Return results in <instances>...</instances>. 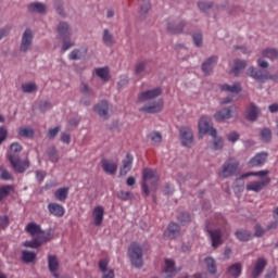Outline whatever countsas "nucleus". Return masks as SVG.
<instances>
[{
	"label": "nucleus",
	"mask_w": 278,
	"mask_h": 278,
	"mask_svg": "<svg viewBox=\"0 0 278 278\" xmlns=\"http://www.w3.org/2000/svg\"><path fill=\"white\" fill-rule=\"evenodd\" d=\"M97 77L102 79V81L110 80V70L108 67H99L94 70Z\"/></svg>",
	"instance_id": "58836bf2"
},
{
	"label": "nucleus",
	"mask_w": 278,
	"mask_h": 278,
	"mask_svg": "<svg viewBox=\"0 0 278 278\" xmlns=\"http://www.w3.org/2000/svg\"><path fill=\"white\" fill-rule=\"evenodd\" d=\"M222 92H230L231 94H239L242 92V85L240 83H233L232 85H220Z\"/></svg>",
	"instance_id": "a878e982"
},
{
	"label": "nucleus",
	"mask_w": 278,
	"mask_h": 278,
	"mask_svg": "<svg viewBox=\"0 0 278 278\" xmlns=\"http://www.w3.org/2000/svg\"><path fill=\"white\" fill-rule=\"evenodd\" d=\"M193 42L197 47L201 48L203 47V34L201 33H195L193 36Z\"/></svg>",
	"instance_id": "864d4df0"
},
{
	"label": "nucleus",
	"mask_w": 278,
	"mask_h": 278,
	"mask_svg": "<svg viewBox=\"0 0 278 278\" xmlns=\"http://www.w3.org/2000/svg\"><path fill=\"white\" fill-rule=\"evenodd\" d=\"M23 151V146L18 142H13L10 146V151L7 154L8 160H10V156L12 155L13 157H20L18 153Z\"/></svg>",
	"instance_id": "e433bc0d"
},
{
	"label": "nucleus",
	"mask_w": 278,
	"mask_h": 278,
	"mask_svg": "<svg viewBox=\"0 0 278 278\" xmlns=\"http://www.w3.org/2000/svg\"><path fill=\"white\" fill-rule=\"evenodd\" d=\"M48 268L53 277L60 278V274H58V270H60V261H58V256L48 255Z\"/></svg>",
	"instance_id": "5701e85b"
},
{
	"label": "nucleus",
	"mask_w": 278,
	"mask_h": 278,
	"mask_svg": "<svg viewBox=\"0 0 278 278\" xmlns=\"http://www.w3.org/2000/svg\"><path fill=\"white\" fill-rule=\"evenodd\" d=\"M45 177H47V172H42V170L36 172L37 181H45Z\"/></svg>",
	"instance_id": "69168bd1"
},
{
	"label": "nucleus",
	"mask_w": 278,
	"mask_h": 278,
	"mask_svg": "<svg viewBox=\"0 0 278 278\" xmlns=\"http://www.w3.org/2000/svg\"><path fill=\"white\" fill-rule=\"evenodd\" d=\"M18 136L22 138H34V128L30 126H24L18 129Z\"/></svg>",
	"instance_id": "a19ab883"
},
{
	"label": "nucleus",
	"mask_w": 278,
	"mask_h": 278,
	"mask_svg": "<svg viewBox=\"0 0 278 278\" xmlns=\"http://www.w3.org/2000/svg\"><path fill=\"white\" fill-rule=\"evenodd\" d=\"M101 166L106 175H116V170H118V165L114 161L108 159L101 160Z\"/></svg>",
	"instance_id": "4be33fe9"
},
{
	"label": "nucleus",
	"mask_w": 278,
	"mask_h": 278,
	"mask_svg": "<svg viewBox=\"0 0 278 278\" xmlns=\"http://www.w3.org/2000/svg\"><path fill=\"white\" fill-rule=\"evenodd\" d=\"M48 210L52 216H58L59 218L64 216V206L58 203H50Z\"/></svg>",
	"instance_id": "473e14b6"
},
{
	"label": "nucleus",
	"mask_w": 278,
	"mask_h": 278,
	"mask_svg": "<svg viewBox=\"0 0 278 278\" xmlns=\"http://www.w3.org/2000/svg\"><path fill=\"white\" fill-rule=\"evenodd\" d=\"M79 49H75L70 53V60H80L81 58L79 56Z\"/></svg>",
	"instance_id": "e2e57ef3"
},
{
	"label": "nucleus",
	"mask_w": 278,
	"mask_h": 278,
	"mask_svg": "<svg viewBox=\"0 0 278 278\" xmlns=\"http://www.w3.org/2000/svg\"><path fill=\"white\" fill-rule=\"evenodd\" d=\"M198 8L201 12H207V10H212V2H199Z\"/></svg>",
	"instance_id": "4d7b16f0"
},
{
	"label": "nucleus",
	"mask_w": 278,
	"mask_h": 278,
	"mask_svg": "<svg viewBox=\"0 0 278 278\" xmlns=\"http://www.w3.org/2000/svg\"><path fill=\"white\" fill-rule=\"evenodd\" d=\"M162 110H164V101L156 100L141 106L139 112H142L143 114H160Z\"/></svg>",
	"instance_id": "1a4fd4ad"
},
{
	"label": "nucleus",
	"mask_w": 278,
	"mask_h": 278,
	"mask_svg": "<svg viewBox=\"0 0 278 278\" xmlns=\"http://www.w3.org/2000/svg\"><path fill=\"white\" fill-rule=\"evenodd\" d=\"M13 170H15V173H25V170H27L30 166V162L28 161V159L25 160H21V156H10L9 160Z\"/></svg>",
	"instance_id": "6e6552de"
},
{
	"label": "nucleus",
	"mask_w": 278,
	"mask_h": 278,
	"mask_svg": "<svg viewBox=\"0 0 278 278\" xmlns=\"http://www.w3.org/2000/svg\"><path fill=\"white\" fill-rule=\"evenodd\" d=\"M164 273L166 275V278H170L177 275V268L175 267L174 260H170V258L165 260Z\"/></svg>",
	"instance_id": "c756f323"
},
{
	"label": "nucleus",
	"mask_w": 278,
	"mask_h": 278,
	"mask_svg": "<svg viewBox=\"0 0 278 278\" xmlns=\"http://www.w3.org/2000/svg\"><path fill=\"white\" fill-rule=\"evenodd\" d=\"M14 192V186L12 185H7L0 187V201H3V199H7V197L11 193Z\"/></svg>",
	"instance_id": "a18cd8bd"
},
{
	"label": "nucleus",
	"mask_w": 278,
	"mask_h": 278,
	"mask_svg": "<svg viewBox=\"0 0 278 278\" xmlns=\"http://www.w3.org/2000/svg\"><path fill=\"white\" fill-rule=\"evenodd\" d=\"M160 96H162V88L157 87L139 93L137 101L139 103H149V101H153V99H157Z\"/></svg>",
	"instance_id": "9d476101"
},
{
	"label": "nucleus",
	"mask_w": 278,
	"mask_h": 278,
	"mask_svg": "<svg viewBox=\"0 0 278 278\" xmlns=\"http://www.w3.org/2000/svg\"><path fill=\"white\" fill-rule=\"evenodd\" d=\"M228 275L232 278H238L242 275V264L235 263L227 270Z\"/></svg>",
	"instance_id": "f704fd0d"
},
{
	"label": "nucleus",
	"mask_w": 278,
	"mask_h": 278,
	"mask_svg": "<svg viewBox=\"0 0 278 278\" xmlns=\"http://www.w3.org/2000/svg\"><path fill=\"white\" fill-rule=\"evenodd\" d=\"M50 238H38L36 237L31 241L24 242V247H27L28 249H38V247H41V244H45V242H48Z\"/></svg>",
	"instance_id": "72a5a7b5"
},
{
	"label": "nucleus",
	"mask_w": 278,
	"mask_h": 278,
	"mask_svg": "<svg viewBox=\"0 0 278 278\" xmlns=\"http://www.w3.org/2000/svg\"><path fill=\"white\" fill-rule=\"evenodd\" d=\"M262 58L275 62L278 60V49L277 48H266L261 52Z\"/></svg>",
	"instance_id": "cd10ccee"
},
{
	"label": "nucleus",
	"mask_w": 278,
	"mask_h": 278,
	"mask_svg": "<svg viewBox=\"0 0 278 278\" xmlns=\"http://www.w3.org/2000/svg\"><path fill=\"white\" fill-rule=\"evenodd\" d=\"M257 64H258L260 68H268L270 66V64L267 61H265L264 59H258Z\"/></svg>",
	"instance_id": "338daca9"
},
{
	"label": "nucleus",
	"mask_w": 278,
	"mask_h": 278,
	"mask_svg": "<svg viewBox=\"0 0 278 278\" xmlns=\"http://www.w3.org/2000/svg\"><path fill=\"white\" fill-rule=\"evenodd\" d=\"M26 231L33 238H50L51 240L50 235H46L45 231H42V229L40 228V226L37 225L36 223H29L26 226Z\"/></svg>",
	"instance_id": "2eb2a0df"
},
{
	"label": "nucleus",
	"mask_w": 278,
	"mask_h": 278,
	"mask_svg": "<svg viewBox=\"0 0 278 278\" xmlns=\"http://www.w3.org/2000/svg\"><path fill=\"white\" fill-rule=\"evenodd\" d=\"M225 147V143L223 142V138L220 137H213V149L214 151H220Z\"/></svg>",
	"instance_id": "8fccbe9b"
},
{
	"label": "nucleus",
	"mask_w": 278,
	"mask_h": 278,
	"mask_svg": "<svg viewBox=\"0 0 278 278\" xmlns=\"http://www.w3.org/2000/svg\"><path fill=\"white\" fill-rule=\"evenodd\" d=\"M216 64H218V56L213 55L206 59L202 63V72L204 73V75H210L212 71H214V66H216Z\"/></svg>",
	"instance_id": "412c9836"
},
{
	"label": "nucleus",
	"mask_w": 278,
	"mask_h": 278,
	"mask_svg": "<svg viewBox=\"0 0 278 278\" xmlns=\"http://www.w3.org/2000/svg\"><path fill=\"white\" fill-rule=\"evenodd\" d=\"M104 216H105V208L101 205L96 206L92 212L93 225L96 227H101V225H103Z\"/></svg>",
	"instance_id": "a211bd4d"
},
{
	"label": "nucleus",
	"mask_w": 278,
	"mask_h": 278,
	"mask_svg": "<svg viewBox=\"0 0 278 278\" xmlns=\"http://www.w3.org/2000/svg\"><path fill=\"white\" fill-rule=\"evenodd\" d=\"M276 277H277V269H269L265 275V278H276Z\"/></svg>",
	"instance_id": "774afa93"
},
{
	"label": "nucleus",
	"mask_w": 278,
	"mask_h": 278,
	"mask_svg": "<svg viewBox=\"0 0 278 278\" xmlns=\"http://www.w3.org/2000/svg\"><path fill=\"white\" fill-rule=\"evenodd\" d=\"M269 173L270 172L268 169H263V170H258V172H248V173L241 175L239 179H247V177H261V180H252V181L248 182L245 186V190L248 192H256L257 193V192H262V190H264V188L269 186V184H270V177H268Z\"/></svg>",
	"instance_id": "f257e3e1"
},
{
	"label": "nucleus",
	"mask_w": 278,
	"mask_h": 278,
	"mask_svg": "<svg viewBox=\"0 0 278 278\" xmlns=\"http://www.w3.org/2000/svg\"><path fill=\"white\" fill-rule=\"evenodd\" d=\"M151 10V3L149 2H144L141 8H140V11H139V14L140 16H144L147 14H149V11Z\"/></svg>",
	"instance_id": "5fc2aeb1"
},
{
	"label": "nucleus",
	"mask_w": 278,
	"mask_h": 278,
	"mask_svg": "<svg viewBox=\"0 0 278 278\" xmlns=\"http://www.w3.org/2000/svg\"><path fill=\"white\" fill-rule=\"evenodd\" d=\"M0 179L3 181H10L12 179V174L3 166H0Z\"/></svg>",
	"instance_id": "3c124183"
},
{
	"label": "nucleus",
	"mask_w": 278,
	"mask_h": 278,
	"mask_svg": "<svg viewBox=\"0 0 278 278\" xmlns=\"http://www.w3.org/2000/svg\"><path fill=\"white\" fill-rule=\"evenodd\" d=\"M198 129L202 136L205 134H210L212 138H216L218 136V131L216 128L212 127V117L207 115H202L198 122Z\"/></svg>",
	"instance_id": "39448f33"
},
{
	"label": "nucleus",
	"mask_w": 278,
	"mask_h": 278,
	"mask_svg": "<svg viewBox=\"0 0 278 278\" xmlns=\"http://www.w3.org/2000/svg\"><path fill=\"white\" fill-rule=\"evenodd\" d=\"M206 231L211 238L213 249H218V247L223 244V235L220 233V229L212 230V228L206 225Z\"/></svg>",
	"instance_id": "4468645a"
},
{
	"label": "nucleus",
	"mask_w": 278,
	"mask_h": 278,
	"mask_svg": "<svg viewBox=\"0 0 278 278\" xmlns=\"http://www.w3.org/2000/svg\"><path fill=\"white\" fill-rule=\"evenodd\" d=\"M102 42L105 47H114L116 45V39L110 29L105 28L102 33Z\"/></svg>",
	"instance_id": "7c9ffc66"
},
{
	"label": "nucleus",
	"mask_w": 278,
	"mask_h": 278,
	"mask_svg": "<svg viewBox=\"0 0 278 278\" xmlns=\"http://www.w3.org/2000/svg\"><path fill=\"white\" fill-rule=\"evenodd\" d=\"M110 264V261L108 260H101L99 262V269L102 273V278H114V271L112 269H109L108 266Z\"/></svg>",
	"instance_id": "bb28decb"
},
{
	"label": "nucleus",
	"mask_w": 278,
	"mask_h": 278,
	"mask_svg": "<svg viewBox=\"0 0 278 278\" xmlns=\"http://www.w3.org/2000/svg\"><path fill=\"white\" fill-rule=\"evenodd\" d=\"M149 140L152 144H160L162 142V134L160 131H153L148 135Z\"/></svg>",
	"instance_id": "de8ad7c7"
},
{
	"label": "nucleus",
	"mask_w": 278,
	"mask_h": 278,
	"mask_svg": "<svg viewBox=\"0 0 278 278\" xmlns=\"http://www.w3.org/2000/svg\"><path fill=\"white\" fill-rule=\"evenodd\" d=\"M117 199L121 201H129V199H134V193L129 191H119L117 192Z\"/></svg>",
	"instance_id": "603ef678"
},
{
	"label": "nucleus",
	"mask_w": 278,
	"mask_h": 278,
	"mask_svg": "<svg viewBox=\"0 0 278 278\" xmlns=\"http://www.w3.org/2000/svg\"><path fill=\"white\" fill-rule=\"evenodd\" d=\"M131 166H134V156L129 153L126 154L125 159L122 161V166L119 168V175L125 177L127 173L131 170Z\"/></svg>",
	"instance_id": "6ab92c4d"
},
{
	"label": "nucleus",
	"mask_w": 278,
	"mask_h": 278,
	"mask_svg": "<svg viewBox=\"0 0 278 278\" xmlns=\"http://www.w3.org/2000/svg\"><path fill=\"white\" fill-rule=\"evenodd\" d=\"M80 92L81 94H85V97H94V90H92L86 83L80 84Z\"/></svg>",
	"instance_id": "49530a36"
},
{
	"label": "nucleus",
	"mask_w": 278,
	"mask_h": 278,
	"mask_svg": "<svg viewBox=\"0 0 278 278\" xmlns=\"http://www.w3.org/2000/svg\"><path fill=\"white\" fill-rule=\"evenodd\" d=\"M229 142H238L240 140V135L236 131H231L227 135Z\"/></svg>",
	"instance_id": "bf43d9fd"
},
{
	"label": "nucleus",
	"mask_w": 278,
	"mask_h": 278,
	"mask_svg": "<svg viewBox=\"0 0 278 278\" xmlns=\"http://www.w3.org/2000/svg\"><path fill=\"white\" fill-rule=\"evenodd\" d=\"M266 160H268V152H260L256 153L249 162V168H257L260 166H264L266 164Z\"/></svg>",
	"instance_id": "f8f14e48"
},
{
	"label": "nucleus",
	"mask_w": 278,
	"mask_h": 278,
	"mask_svg": "<svg viewBox=\"0 0 278 278\" xmlns=\"http://www.w3.org/2000/svg\"><path fill=\"white\" fill-rule=\"evenodd\" d=\"M68 190L70 189L66 187L60 188L54 192L55 199H58V201H66L68 198Z\"/></svg>",
	"instance_id": "79ce46f5"
},
{
	"label": "nucleus",
	"mask_w": 278,
	"mask_h": 278,
	"mask_svg": "<svg viewBox=\"0 0 278 278\" xmlns=\"http://www.w3.org/2000/svg\"><path fill=\"white\" fill-rule=\"evenodd\" d=\"M204 264L206 266L207 273H210V275H213V277H216V273H217L216 261L211 256H208L204 260Z\"/></svg>",
	"instance_id": "c9c22d12"
},
{
	"label": "nucleus",
	"mask_w": 278,
	"mask_h": 278,
	"mask_svg": "<svg viewBox=\"0 0 278 278\" xmlns=\"http://www.w3.org/2000/svg\"><path fill=\"white\" fill-rule=\"evenodd\" d=\"M146 68H147V63H144V62L138 63L135 67L136 75H142V73H144Z\"/></svg>",
	"instance_id": "6e6d98bb"
},
{
	"label": "nucleus",
	"mask_w": 278,
	"mask_h": 278,
	"mask_svg": "<svg viewBox=\"0 0 278 278\" xmlns=\"http://www.w3.org/2000/svg\"><path fill=\"white\" fill-rule=\"evenodd\" d=\"M264 233H266V229H263L262 226L256 225V226H255L254 236H255L256 238H262V236H264Z\"/></svg>",
	"instance_id": "680f3d73"
},
{
	"label": "nucleus",
	"mask_w": 278,
	"mask_h": 278,
	"mask_svg": "<svg viewBox=\"0 0 278 278\" xmlns=\"http://www.w3.org/2000/svg\"><path fill=\"white\" fill-rule=\"evenodd\" d=\"M108 110H110V106L106 101H102L94 106V112H97L101 118H108Z\"/></svg>",
	"instance_id": "2f4dec72"
},
{
	"label": "nucleus",
	"mask_w": 278,
	"mask_h": 278,
	"mask_svg": "<svg viewBox=\"0 0 278 278\" xmlns=\"http://www.w3.org/2000/svg\"><path fill=\"white\" fill-rule=\"evenodd\" d=\"M38 90V86L36 83H26L22 85V92L25 94H31V92H36Z\"/></svg>",
	"instance_id": "37998d69"
},
{
	"label": "nucleus",
	"mask_w": 278,
	"mask_h": 278,
	"mask_svg": "<svg viewBox=\"0 0 278 278\" xmlns=\"http://www.w3.org/2000/svg\"><path fill=\"white\" fill-rule=\"evenodd\" d=\"M167 231L169 238H177V236H181V228L175 223L168 225Z\"/></svg>",
	"instance_id": "ea45409f"
},
{
	"label": "nucleus",
	"mask_w": 278,
	"mask_h": 278,
	"mask_svg": "<svg viewBox=\"0 0 278 278\" xmlns=\"http://www.w3.org/2000/svg\"><path fill=\"white\" fill-rule=\"evenodd\" d=\"M260 116V108H257L254 103L249 104L245 111V117L248 121H257Z\"/></svg>",
	"instance_id": "c85d7f7f"
},
{
	"label": "nucleus",
	"mask_w": 278,
	"mask_h": 278,
	"mask_svg": "<svg viewBox=\"0 0 278 278\" xmlns=\"http://www.w3.org/2000/svg\"><path fill=\"white\" fill-rule=\"evenodd\" d=\"M40 112H47V110H51V102L45 101L39 106Z\"/></svg>",
	"instance_id": "0e129e2a"
},
{
	"label": "nucleus",
	"mask_w": 278,
	"mask_h": 278,
	"mask_svg": "<svg viewBox=\"0 0 278 278\" xmlns=\"http://www.w3.org/2000/svg\"><path fill=\"white\" fill-rule=\"evenodd\" d=\"M56 36L60 40H71L73 37V26L71 23L61 21L56 25Z\"/></svg>",
	"instance_id": "0eeeda50"
},
{
	"label": "nucleus",
	"mask_w": 278,
	"mask_h": 278,
	"mask_svg": "<svg viewBox=\"0 0 278 278\" xmlns=\"http://www.w3.org/2000/svg\"><path fill=\"white\" fill-rule=\"evenodd\" d=\"M247 75L260 84H266V81H278V73L273 75L268 71L257 70L253 66L248 68Z\"/></svg>",
	"instance_id": "f03ea898"
},
{
	"label": "nucleus",
	"mask_w": 278,
	"mask_h": 278,
	"mask_svg": "<svg viewBox=\"0 0 278 278\" xmlns=\"http://www.w3.org/2000/svg\"><path fill=\"white\" fill-rule=\"evenodd\" d=\"M72 47H75V43L71 41V39L63 40L62 51H68V49H72Z\"/></svg>",
	"instance_id": "13d9d810"
},
{
	"label": "nucleus",
	"mask_w": 278,
	"mask_h": 278,
	"mask_svg": "<svg viewBox=\"0 0 278 278\" xmlns=\"http://www.w3.org/2000/svg\"><path fill=\"white\" fill-rule=\"evenodd\" d=\"M31 45H34V33L28 28L22 36L20 51H22V53H27V51L31 50Z\"/></svg>",
	"instance_id": "9b49d317"
},
{
	"label": "nucleus",
	"mask_w": 278,
	"mask_h": 278,
	"mask_svg": "<svg viewBox=\"0 0 278 278\" xmlns=\"http://www.w3.org/2000/svg\"><path fill=\"white\" fill-rule=\"evenodd\" d=\"M22 260L26 264H31V262L36 261V253L25 250V251L22 252Z\"/></svg>",
	"instance_id": "c03bdc74"
},
{
	"label": "nucleus",
	"mask_w": 278,
	"mask_h": 278,
	"mask_svg": "<svg viewBox=\"0 0 278 278\" xmlns=\"http://www.w3.org/2000/svg\"><path fill=\"white\" fill-rule=\"evenodd\" d=\"M238 168H240V162L236 159H228L223 165L218 173V176L222 179H228V177H233L236 173H238Z\"/></svg>",
	"instance_id": "7ed1b4c3"
},
{
	"label": "nucleus",
	"mask_w": 278,
	"mask_h": 278,
	"mask_svg": "<svg viewBox=\"0 0 278 278\" xmlns=\"http://www.w3.org/2000/svg\"><path fill=\"white\" fill-rule=\"evenodd\" d=\"M159 179H160V177L153 169H150V168L143 169V172H142V191L144 192V194H147V197H149V194H150L149 184H151V186L153 188H155V186H157Z\"/></svg>",
	"instance_id": "20e7f679"
},
{
	"label": "nucleus",
	"mask_w": 278,
	"mask_h": 278,
	"mask_svg": "<svg viewBox=\"0 0 278 278\" xmlns=\"http://www.w3.org/2000/svg\"><path fill=\"white\" fill-rule=\"evenodd\" d=\"M266 266H268V261L264 257H258L254 263V267L251 271V277L258 278L262 273H264V268H266Z\"/></svg>",
	"instance_id": "dca6fc26"
},
{
	"label": "nucleus",
	"mask_w": 278,
	"mask_h": 278,
	"mask_svg": "<svg viewBox=\"0 0 278 278\" xmlns=\"http://www.w3.org/2000/svg\"><path fill=\"white\" fill-rule=\"evenodd\" d=\"M28 12L31 14H47V4L42 2H31L27 5Z\"/></svg>",
	"instance_id": "b1692460"
},
{
	"label": "nucleus",
	"mask_w": 278,
	"mask_h": 278,
	"mask_svg": "<svg viewBox=\"0 0 278 278\" xmlns=\"http://www.w3.org/2000/svg\"><path fill=\"white\" fill-rule=\"evenodd\" d=\"M188 23L184 20L170 21L167 23L166 30L168 34H182Z\"/></svg>",
	"instance_id": "ddd939ff"
},
{
	"label": "nucleus",
	"mask_w": 278,
	"mask_h": 278,
	"mask_svg": "<svg viewBox=\"0 0 278 278\" xmlns=\"http://www.w3.org/2000/svg\"><path fill=\"white\" fill-rule=\"evenodd\" d=\"M271 138H273V132L270 131L269 128H264L261 131V140L263 142H270Z\"/></svg>",
	"instance_id": "09e8293b"
},
{
	"label": "nucleus",
	"mask_w": 278,
	"mask_h": 278,
	"mask_svg": "<svg viewBox=\"0 0 278 278\" xmlns=\"http://www.w3.org/2000/svg\"><path fill=\"white\" fill-rule=\"evenodd\" d=\"M233 64H235L233 67L230 70V75L238 77V75H240V73H242L244 68H247V61L236 59L233 61Z\"/></svg>",
	"instance_id": "393cba45"
},
{
	"label": "nucleus",
	"mask_w": 278,
	"mask_h": 278,
	"mask_svg": "<svg viewBox=\"0 0 278 278\" xmlns=\"http://www.w3.org/2000/svg\"><path fill=\"white\" fill-rule=\"evenodd\" d=\"M180 140L184 147H190L194 142V134L192 129L184 127L180 129Z\"/></svg>",
	"instance_id": "f3484780"
},
{
	"label": "nucleus",
	"mask_w": 278,
	"mask_h": 278,
	"mask_svg": "<svg viewBox=\"0 0 278 278\" xmlns=\"http://www.w3.org/2000/svg\"><path fill=\"white\" fill-rule=\"evenodd\" d=\"M142 248L137 242H134L128 248V256L130 258V262L132 266L136 268H142Z\"/></svg>",
	"instance_id": "423d86ee"
},
{
	"label": "nucleus",
	"mask_w": 278,
	"mask_h": 278,
	"mask_svg": "<svg viewBox=\"0 0 278 278\" xmlns=\"http://www.w3.org/2000/svg\"><path fill=\"white\" fill-rule=\"evenodd\" d=\"M235 236L240 242H249L253 239V235L249 230H237Z\"/></svg>",
	"instance_id": "4c0bfd02"
},
{
	"label": "nucleus",
	"mask_w": 278,
	"mask_h": 278,
	"mask_svg": "<svg viewBox=\"0 0 278 278\" xmlns=\"http://www.w3.org/2000/svg\"><path fill=\"white\" fill-rule=\"evenodd\" d=\"M233 110H236V106H229L220 111H217L214 114L215 121H217V123H223V121H229V118H231L232 116L231 112H233Z\"/></svg>",
	"instance_id": "aec40b11"
},
{
	"label": "nucleus",
	"mask_w": 278,
	"mask_h": 278,
	"mask_svg": "<svg viewBox=\"0 0 278 278\" xmlns=\"http://www.w3.org/2000/svg\"><path fill=\"white\" fill-rule=\"evenodd\" d=\"M58 134H60V127L50 128L48 130V138L53 140V138H55V136H58Z\"/></svg>",
	"instance_id": "052dcab7"
}]
</instances>
